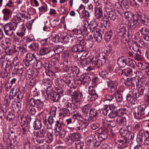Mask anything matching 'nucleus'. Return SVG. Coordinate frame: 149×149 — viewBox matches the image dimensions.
I'll list each match as a JSON object with an SVG mask.
<instances>
[{"label":"nucleus","instance_id":"obj_1","mask_svg":"<svg viewBox=\"0 0 149 149\" xmlns=\"http://www.w3.org/2000/svg\"><path fill=\"white\" fill-rule=\"evenodd\" d=\"M24 21V20L21 19L19 16H15L11 22L8 23L3 26V27L5 34L9 37L12 36L14 33V31L16 29L17 25L20 24L21 25L20 29L16 34L18 36H23L25 34L26 30V27L23 23Z\"/></svg>","mask_w":149,"mask_h":149},{"label":"nucleus","instance_id":"obj_2","mask_svg":"<svg viewBox=\"0 0 149 149\" xmlns=\"http://www.w3.org/2000/svg\"><path fill=\"white\" fill-rule=\"evenodd\" d=\"M132 22L130 24L133 28H135L138 25L139 21L145 25L149 26V19L144 15L137 14L134 15L133 17Z\"/></svg>","mask_w":149,"mask_h":149},{"label":"nucleus","instance_id":"obj_3","mask_svg":"<svg viewBox=\"0 0 149 149\" xmlns=\"http://www.w3.org/2000/svg\"><path fill=\"white\" fill-rule=\"evenodd\" d=\"M80 136V135L79 133L72 134L65 138V143L67 145H70L74 142L79 140Z\"/></svg>","mask_w":149,"mask_h":149},{"label":"nucleus","instance_id":"obj_4","mask_svg":"<svg viewBox=\"0 0 149 149\" xmlns=\"http://www.w3.org/2000/svg\"><path fill=\"white\" fill-rule=\"evenodd\" d=\"M117 32L119 34L123 39V41H127L128 38V32L126 31L125 28L123 25H121L117 29Z\"/></svg>","mask_w":149,"mask_h":149},{"label":"nucleus","instance_id":"obj_5","mask_svg":"<svg viewBox=\"0 0 149 149\" xmlns=\"http://www.w3.org/2000/svg\"><path fill=\"white\" fill-rule=\"evenodd\" d=\"M99 134V138L100 141H103L107 139L108 136L107 130L105 127H100L97 130Z\"/></svg>","mask_w":149,"mask_h":149},{"label":"nucleus","instance_id":"obj_6","mask_svg":"<svg viewBox=\"0 0 149 149\" xmlns=\"http://www.w3.org/2000/svg\"><path fill=\"white\" fill-rule=\"evenodd\" d=\"M135 73L136 75L137 78L136 80V85L138 86L142 84L143 81L145 79L144 74L141 72L139 71H136Z\"/></svg>","mask_w":149,"mask_h":149},{"label":"nucleus","instance_id":"obj_7","mask_svg":"<svg viewBox=\"0 0 149 149\" xmlns=\"http://www.w3.org/2000/svg\"><path fill=\"white\" fill-rule=\"evenodd\" d=\"M110 111H111L109 114L108 116L111 118H113L117 116L123 115L124 113H126V110L124 108L120 109L114 111H111V109Z\"/></svg>","mask_w":149,"mask_h":149},{"label":"nucleus","instance_id":"obj_8","mask_svg":"<svg viewBox=\"0 0 149 149\" xmlns=\"http://www.w3.org/2000/svg\"><path fill=\"white\" fill-rule=\"evenodd\" d=\"M36 134L40 136L44 137L52 141V135L45 128H43L40 130L39 132H37Z\"/></svg>","mask_w":149,"mask_h":149},{"label":"nucleus","instance_id":"obj_9","mask_svg":"<svg viewBox=\"0 0 149 149\" xmlns=\"http://www.w3.org/2000/svg\"><path fill=\"white\" fill-rule=\"evenodd\" d=\"M102 6L101 4L97 2L95 6V16L96 18L99 19L103 16Z\"/></svg>","mask_w":149,"mask_h":149},{"label":"nucleus","instance_id":"obj_10","mask_svg":"<svg viewBox=\"0 0 149 149\" xmlns=\"http://www.w3.org/2000/svg\"><path fill=\"white\" fill-rule=\"evenodd\" d=\"M81 28H79L77 27V29H74L73 30V33L75 35H77L76 37L79 38H81L82 35H87L88 34L87 30L86 29H84L83 26Z\"/></svg>","mask_w":149,"mask_h":149},{"label":"nucleus","instance_id":"obj_11","mask_svg":"<svg viewBox=\"0 0 149 149\" xmlns=\"http://www.w3.org/2000/svg\"><path fill=\"white\" fill-rule=\"evenodd\" d=\"M63 90L61 88L59 89L58 91V93L56 92H52L51 93V98L54 102H57L60 98L61 95L59 94L63 93Z\"/></svg>","mask_w":149,"mask_h":149},{"label":"nucleus","instance_id":"obj_12","mask_svg":"<svg viewBox=\"0 0 149 149\" xmlns=\"http://www.w3.org/2000/svg\"><path fill=\"white\" fill-rule=\"evenodd\" d=\"M101 28H102L98 26L97 23L95 20H93L91 21L89 27L88 28L89 29L88 31L91 32L100 30L101 29Z\"/></svg>","mask_w":149,"mask_h":149},{"label":"nucleus","instance_id":"obj_13","mask_svg":"<svg viewBox=\"0 0 149 149\" xmlns=\"http://www.w3.org/2000/svg\"><path fill=\"white\" fill-rule=\"evenodd\" d=\"M85 142L87 145L88 146H98L99 144H97V141L96 138L92 136H90L86 138L85 139Z\"/></svg>","mask_w":149,"mask_h":149},{"label":"nucleus","instance_id":"obj_14","mask_svg":"<svg viewBox=\"0 0 149 149\" xmlns=\"http://www.w3.org/2000/svg\"><path fill=\"white\" fill-rule=\"evenodd\" d=\"M107 84L109 91L110 93L113 92L116 89L118 85V83L116 81H109L107 82Z\"/></svg>","mask_w":149,"mask_h":149},{"label":"nucleus","instance_id":"obj_15","mask_svg":"<svg viewBox=\"0 0 149 149\" xmlns=\"http://www.w3.org/2000/svg\"><path fill=\"white\" fill-rule=\"evenodd\" d=\"M2 13L3 14V19L4 21H7L10 19L12 13L10 9L5 8L2 10Z\"/></svg>","mask_w":149,"mask_h":149},{"label":"nucleus","instance_id":"obj_16","mask_svg":"<svg viewBox=\"0 0 149 149\" xmlns=\"http://www.w3.org/2000/svg\"><path fill=\"white\" fill-rule=\"evenodd\" d=\"M103 34L104 29L102 28L100 30L95 31L93 36L95 40L97 42H100L102 39V34Z\"/></svg>","mask_w":149,"mask_h":149},{"label":"nucleus","instance_id":"obj_17","mask_svg":"<svg viewBox=\"0 0 149 149\" xmlns=\"http://www.w3.org/2000/svg\"><path fill=\"white\" fill-rule=\"evenodd\" d=\"M15 52L24 53L27 52L26 49L19 44H15L13 47Z\"/></svg>","mask_w":149,"mask_h":149},{"label":"nucleus","instance_id":"obj_18","mask_svg":"<svg viewBox=\"0 0 149 149\" xmlns=\"http://www.w3.org/2000/svg\"><path fill=\"white\" fill-rule=\"evenodd\" d=\"M36 135L37 136L36 138V142L38 143H50L52 141L48 139H47L44 137L40 136L37 134Z\"/></svg>","mask_w":149,"mask_h":149},{"label":"nucleus","instance_id":"obj_19","mask_svg":"<svg viewBox=\"0 0 149 149\" xmlns=\"http://www.w3.org/2000/svg\"><path fill=\"white\" fill-rule=\"evenodd\" d=\"M132 49L134 50L132 52L135 54V58L138 61H141L142 58L141 55V52L140 50L138 47H136L134 49L133 48Z\"/></svg>","mask_w":149,"mask_h":149},{"label":"nucleus","instance_id":"obj_20","mask_svg":"<svg viewBox=\"0 0 149 149\" xmlns=\"http://www.w3.org/2000/svg\"><path fill=\"white\" fill-rule=\"evenodd\" d=\"M117 64L120 68H124L126 65V58L123 56L118 58L117 60Z\"/></svg>","mask_w":149,"mask_h":149},{"label":"nucleus","instance_id":"obj_21","mask_svg":"<svg viewBox=\"0 0 149 149\" xmlns=\"http://www.w3.org/2000/svg\"><path fill=\"white\" fill-rule=\"evenodd\" d=\"M84 48L81 44V42L80 44H76L73 45L72 48V51L73 52H78L79 51H81L83 50Z\"/></svg>","mask_w":149,"mask_h":149},{"label":"nucleus","instance_id":"obj_22","mask_svg":"<svg viewBox=\"0 0 149 149\" xmlns=\"http://www.w3.org/2000/svg\"><path fill=\"white\" fill-rule=\"evenodd\" d=\"M127 143H128V141L127 140H125V139L123 140L120 139L118 140L116 142V144L117 145L118 149H122L123 147H124L126 146L125 145Z\"/></svg>","mask_w":149,"mask_h":149},{"label":"nucleus","instance_id":"obj_23","mask_svg":"<svg viewBox=\"0 0 149 149\" xmlns=\"http://www.w3.org/2000/svg\"><path fill=\"white\" fill-rule=\"evenodd\" d=\"M136 78L134 77L128 78L125 81V85L127 86L134 85L136 82Z\"/></svg>","mask_w":149,"mask_h":149},{"label":"nucleus","instance_id":"obj_24","mask_svg":"<svg viewBox=\"0 0 149 149\" xmlns=\"http://www.w3.org/2000/svg\"><path fill=\"white\" fill-rule=\"evenodd\" d=\"M77 54L76 57L79 60H81L82 59V57L86 56L88 54V52L85 50L84 49L81 51H79Z\"/></svg>","mask_w":149,"mask_h":149},{"label":"nucleus","instance_id":"obj_25","mask_svg":"<svg viewBox=\"0 0 149 149\" xmlns=\"http://www.w3.org/2000/svg\"><path fill=\"white\" fill-rule=\"evenodd\" d=\"M42 127V122L41 121L38 119H36L34 122L33 127L35 130L40 129Z\"/></svg>","mask_w":149,"mask_h":149},{"label":"nucleus","instance_id":"obj_26","mask_svg":"<svg viewBox=\"0 0 149 149\" xmlns=\"http://www.w3.org/2000/svg\"><path fill=\"white\" fill-rule=\"evenodd\" d=\"M51 37L53 41L56 43H58L60 41V38L59 36L55 34L54 31L52 32L51 35Z\"/></svg>","mask_w":149,"mask_h":149},{"label":"nucleus","instance_id":"obj_27","mask_svg":"<svg viewBox=\"0 0 149 149\" xmlns=\"http://www.w3.org/2000/svg\"><path fill=\"white\" fill-rule=\"evenodd\" d=\"M101 23L104 27H109L110 26L109 19L106 15H104L102 19L101 20Z\"/></svg>","mask_w":149,"mask_h":149},{"label":"nucleus","instance_id":"obj_28","mask_svg":"<svg viewBox=\"0 0 149 149\" xmlns=\"http://www.w3.org/2000/svg\"><path fill=\"white\" fill-rule=\"evenodd\" d=\"M81 81V83L84 85H85L86 83H88L90 81L91 79L88 76L84 75H81L80 78Z\"/></svg>","mask_w":149,"mask_h":149},{"label":"nucleus","instance_id":"obj_29","mask_svg":"<svg viewBox=\"0 0 149 149\" xmlns=\"http://www.w3.org/2000/svg\"><path fill=\"white\" fill-rule=\"evenodd\" d=\"M113 104L110 105L109 106H105L102 109V113L104 116L106 115L109 110L111 109L110 108L111 107H113L115 108Z\"/></svg>","mask_w":149,"mask_h":149},{"label":"nucleus","instance_id":"obj_30","mask_svg":"<svg viewBox=\"0 0 149 149\" xmlns=\"http://www.w3.org/2000/svg\"><path fill=\"white\" fill-rule=\"evenodd\" d=\"M119 71L120 72H122L124 73L125 75L127 76H130L132 75V70L129 68H126L124 69L123 70H120Z\"/></svg>","mask_w":149,"mask_h":149},{"label":"nucleus","instance_id":"obj_31","mask_svg":"<svg viewBox=\"0 0 149 149\" xmlns=\"http://www.w3.org/2000/svg\"><path fill=\"white\" fill-rule=\"evenodd\" d=\"M91 108V105L90 104H87L84 105L82 108V112L85 115H86L88 114Z\"/></svg>","mask_w":149,"mask_h":149},{"label":"nucleus","instance_id":"obj_32","mask_svg":"<svg viewBox=\"0 0 149 149\" xmlns=\"http://www.w3.org/2000/svg\"><path fill=\"white\" fill-rule=\"evenodd\" d=\"M36 107L37 108L38 111H40L43 108L44 104L39 99H37L36 100Z\"/></svg>","mask_w":149,"mask_h":149},{"label":"nucleus","instance_id":"obj_33","mask_svg":"<svg viewBox=\"0 0 149 149\" xmlns=\"http://www.w3.org/2000/svg\"><path fill=\"white\" fill-rule=\"evenodd\" d=\"M51 52L50 48L49 47H44L41 49L39 53L41 55H45Z\"/></svg>","mask_w":149,"mask_h":149},{"label":"nucleus","instance_id":"obj_34","mask_svg":"<svg viewBox=\"0 0 149 149\" xmlns=\"http://www.w3.org/2000/svg\"><path fill=\"white\" fill-rule=\"evenodd\" d=\"M88 119H84V120H80L79 124L82 127V129L83 130L84 128L86 127L88 125Z\"/></svg>","mask_w":149,"mask_h":149},{"label":"nucleus","instance_id":"obj_35","mask_svg":"<svg viewBox=\"0 0 149 149\" xmlns=\"http://www.w3.org/2000/svg\"><path fill=\"white\" fill-rule=\"evenodd\" d=\"M64 49V47L61 45H56L53 49L56 54H58L62 52Z\"/></svg>","mask_w":149,"mask_h":149},{"label":"nucleus","instance_id":"obj_36","mask_svg":"<svg viewBox=\"0 0 149 149\" xmlns=\"http://www.w3.org/2000/svg\"><path fill=\"white\" fill-rule=\"evenodd\" d=\"M126 139L125 140H127L128 141L132 142L134 140V133L130 131L125 137Z\"/></svg>","mask_w":149,"mask_h":149},{"label":"nucleus","instance_id":"obj_37","mask_svg":"<svg viewBox=\"0 0 149 149\" xmlns=\"http://www.w3.org/2000/svg\"><path fill=\"white\" fill-rule=\"evenodd\" d=\"M130 127L129 126H127L126 128L123 127L120 130V134L123 136H126L127 134L130 132L128 130V127Z\"/></svg>","mask_w":149,"mask_h":149},{"label":"nucleus","instance_id":"obj_38","mask_svg":"<svg viewBox=\"0 0 149 149\" xmlns=\"http://www.w3.org/2000/svg\"><path fill=\"white\" fill-rule=\"evenodd\" d=\"M44 85L46 86L47 89L50 88L52 84V81L49 79H45L43 80Z\"/></svg>","mask_w":149,"mask_h":149},{"label":"nucleus","instance_id":"obj_39","mask_svg":"<svg viewBox=\"0 0 149 149\" xmlns=\"http://www.w3.org/2000/svg\"><path fill=\"white\" fill-rule=\"evenodd\" d=\"M97 94H90L85 98H86L88 101L91 102L95 100L98 98Z\"/></svg>","mask_w":149,"mask_h":149},{"label":"nucleus","instance_id":"obj_40","mask_svg":"<svg viewBox=\"0 0 149 149\" xmlns=\"http://www.w3.org/2000/svg\"><path fill=\"white\" fill-rule=\"evenodd\" d=\"M149 63H146L141 62H138L137 65V67L138 68L141 70H145Z\"/></svg>","mask_w":149,"mask_h":149},{"label":"nucleus","instance_id":"obj_41","mask_svg":"<svg viewBox=\"0 0 149 149\" xmlns=\"http://www.w3.org/2000/svg\"><path fill=\"white\" fill-rule=\"evenodd\" d=\"M1 47L4 49H5V52L6 54L8 55H11L13 52V51L12 49L9 47H5V45L3 43H2L1 45Z\"/></svg>","mask_w":149,"mask_h":149},{"label":"nucleus","instance_id":"obj_42","mask_svg":"<svg viewBox=\"0 0 149 149\" xmlns=\"http://www.w3.org/2000/svg\"><path fill=\"white\" fill-rule=\"evenodd\" d=\"M114 95L117 102H120L122 101V96L120 91H116L114 94Z\"/></svg>","mask_w":149,"mask_h":149},{"label":"nucleus","instance_id":"obj_43","mask_svg":"<svg viewBox=\"0 0 149 149\" xmlns=\"http://www.w3.org/2000/svg\"><path fill=\"white\" fill-rule=\"evenodd\" d=\"M11 98L9 97V96H6L4 98L3 101V106L5 107V109L7 108V107L9 106L10 103Z\"/></svg>","mask_w":149,"mask_h":149},{"label":"nucleus","instance_id":"obj_44","mask_svg":"<svg viewBox=\"0 0 149 149\" xmlns=\"http://www.w3.org/2000/svg\"><path fill=\"white\" fill-rule=\"evenodd\" d=\"M126 64L128 66H130L132 68L134 67L136 62L134 60L129 58H126Z\"/></svg>","mask_w":149,"mask_h":149},{"label":"nucleus","instance_id":"obj_45","mask_svg":"<svg viewBox=\"0 0 149 149\" xmlns=\"http://www.w3.org/2000/svg\"><path fill=\"white\" fill-rule=\"evenodd\" d=\"M80 64L83 66H86L88 64H89L91 62V58L89 57H87L86 58H83L81 60Z\"/></svg>","mask_w":149,"mask_h":149},{"label":"nucleus","instance_id":"obj_46","mask_svg":"<svg viewBox=\"0 0 149 149\" xmlns=\"http://www.w3.org/2000/svg\"><path fill=\"white\" fill-rule=\"evenodd\" d=\"M143 42L140 39H138L134 41L133 45L136 46V47H143Z\"/></svg>","mask_w":149,"mask_h":149},{"label":"nucleus","instance_id":"obj_47","mask_svg":"<svg viewBox=\"0 0 149 149\" xmlns=\"http://www.w3.org/2000/svg\"><path fill=\"white\" fill-rule=\"evenodd\" d=\"M140 32L142 35H147L149 33V29L146 27H141L139 29Z\"/></svg>","mask_w":149,"mask_h":149},{"label":"nucleus","instance_id":"obj_48","mask_svg":"<svg viewBox=\"0 0 149 149\" xmlns=\"http://www.w3.org/2000/svg\"><path fill=\"white\" fill-rule=\"evenodd\" d=\"M133 114L134 117L136 119H141V117L143 115L137 109L134 111Z\"/></svg>","mask_w":149,"mask_h":149},{"label":"nucleus","instance_id":"obj_49","mask_svg":"<svg viewBox=\"0 0 149 149\" xmlns=\"http://www.w3.org/2000/svg\"><path fill=\"white\" fill-rule=\"evenodd\" d=\"M75 147L77 149H82L84 146V144L79 140L75 142Z\"/></svg>","mask_w":149,"mask_h":149},{"label":"nucleus","instance_id":"obj_50","mask_svg":"<svg viewBox=\"0 0 149 149\" xmlns=\"http://www.w3.org/2000/svg\"><path fill=\"white\" fill-rule=\"evenodd\" d=\"M146 107V106L145 104H141L138 106L137 109L142 113L143 115L145 114V110Z\"/></svg>","mask_w":149,"mask_h":149},{"label":"nucleus","instance_id":"obj_51","mask_svg":"<svg viewBox=\"0 0 149 149\" xmlns=\"http://www.w3.org/2000/svg\"><path fill=\"white\" fill-rule=\"evenodd\" d=\"M34 54L30 52L28 53L26 56L25 60L31 61L33 60L34 58L35 57Z\"/></svg>","mask_w":149,"mask_h":149},{"label":"nucleus","instance_id":"obj_52","mask_svg":"<svg viewBox=\"0 0 149 149\" xmlns=\"http://www.w3.org/2000/svg\"><path fill=\"white\" fill-rule=\"evenodd\" d=\"M82 94L80 93L78 95H76L73 97L72 100L73 102L75 103H77L79 102L81 99Z\"/></svg>","mask_w":149,"mask_h":149},{"label":"nucleus","instance_id":"obj_53","mask_svg":"<svg viewBox=\"0 0 149 149\" xmlns=\"http://www.w3.org/2000/svg\"><path fill=\"white\" fill-rule=\"evenodd\" d=\"M104 10H105L107 13L108 15L110 13L113 11V8L110 6V4L104 6L103 8Z\"/></svg>","mask_w":149,"mask_h":149},{"label":"nucleus","instance_id":"obj_54","mask_svg":"<svg viewBox=\"0 0 149 149\" xmlns=\"http://www.w3.org/2000/svg\"><path fill=\"white\" fill-rule=\"evenodd\" d=\"M33 65L36 69H38L41 68L42 66V62L40 61L37 60L34 63Z\"/></svg>","mask_w":149,"mask_h":149},{"label":"nucleus","instance_id":"obj_55","mask_svg":"<svg viewBox=\"0 0 149 149\" xmlns=\"http://www.w3.org/2000/svg\"><path fill=\"white\" fill-rule=\"evenodd\" d=\"M95 85H91L89 86L88 91L89 94H97L95 91Z\"/></svg>","mask_w":149,"mask_h":149},{"label":"nucleus","instance_id":"obj_56","mask_svg":"<svg viewBox=\"0 0 149 149\" xmlns=\"http://www.w3.org/2000/svg\"><path fill=\"white\" fill-rule=\"evenodd\" d=\"M109 17L110 19L114 21L117 19L118 17L116 13L114 12H112L109 15Z\"/></svg>","mask_w":149,"mask_h":149},{"label":"nucleus","instance_id":"obj_57","mask_svg":"<svg viewBox=\"0 0 149 149\" xmlns=\"http://www.w3.org/2000/svg\"><path fill=\"white\" fill-rule=\"evenodd\" d=\"M75 88L74 87H71V88L70 91V94L73 97L76 95H78V94L80 93V92L78 91H74V89Z\"/></svg>","mask_w":149,"mask_h":149},{"label":"nucleus","instance_id":"obj_58","mask_svg":"<svg viewBox=\"0 0 149 149\" xmlns=\"http://www.w3.org/2000/svg\"><path fill=\"white\" fill-rule=\"evenodd\" d=\"M142 85L138 86L136 85V88H138V92H137L140 95H142L143 94V92L145 88L144 86H142Z\"/></svg>","mask_w":149,"mask_h":149},{"label":"nucleus","instance_id":"obj_59","mask_svg":"<svg viewBox=\"0 0 149 149\" xmlns=\"http://www.w3.org/2000/svg\"><path fill=\"white\" fill-rule=\"evenodd\" d=\"M5 43L6 45L5 46L6 47H9L10 46L12 41V39L10 38L7 37L5 39Z\"/></svg>","mask_w":149,"mask_h":149},{"label":"nucleus","instance_id":"obj_60","mask_svg":"<svg viewBox=\"0 0 149 149\" xmlns=\"http://www.w3.org/2000/svg\"><path fill=\"white\" fill-rule=\"evenodd\" d=\"M2 61L1 63L2 67L5 69L4 70H6L7 68L9 66V64H8V62L5 60L4 58L3 60L2 59Z\"/></svg>","mask_w":149,"mask_h":149},{"label":"nucleus","instance_id":"obj_61","mask_svg":"<svg viewBox=\"0 0 149 149\" xmlns=\"http://www.w3.org/2000/svg\"><path fill=\"white\" fill-rule=\"evenodd\" d=\"M112 35V33L111 31L106 33L105 34V39L107 41H109L111 39Z\"/></svg>","mask_w":149,"mask_h":149},{"label":"nucleus","instance_id":"obj_62","mask_svg":"<svg viewBox=\"0 0 149 149\" xmlns=\"http://www.w3.org/2000/svg\"><path fill=\"white\" fill-rule=\"evenodd\" d=\"M71 71L72 73L74 74H77L79 72V70L78 68L75 66L71 67Z\"/></svg>","mask_w":149,"mask_h":149},{"label":"nucleus","instance_id":"obj_63","mask_svg":"<svg viewBox=\"0 0 149 149\" xmlns=\"http://www.w3.org/2000/svg\"><path fill=\"white\" fill-rule=\"evenodd\" d=\"M109 74V72L106 70L102 71L99 73L100 75L102 78L107 77H108Z\"/></svg>","mask_w":149,"mask_h":149},{"label":"nucleus","instance_id":"obj_64","mask_svg":"<svg viewBox=\"0 0 149 149\" xmlns=\"http://www.w3.org/2000/svg\"><path fill=\"white\" fill-rule=\"evenodd\" d=\"M91 58V62L93 64L95 65H97L98 62V58L96 56H94L92 58L91 57H89Z\"/></svg>","mask_w":149,"mask_h":149}]
</instances>
